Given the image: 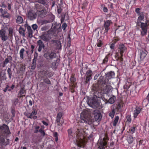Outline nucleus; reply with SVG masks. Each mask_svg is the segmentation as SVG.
I'll use <instances>...</instances> for the list:
<instances>
[{
    "label": "nucleus",
    "mask_w": 149,
    "mask_h": 149,
    "mask_svg": "<svg viewBox=\"0 0 149 149\" xmlns=\"http://www.w3.org/2000/svg\"><path fill=\"white\" fill-rule=\"evenodd\" d=\"M76 137L74 142L78 147H81L85 145L86 141L85 137L86 136L84 132L82 130H78L76 132Z\"/></svg>",
    "instance_id": "nucleus-1"
},
{
    "label": "nucleus",
    "mask_w": 149,
    "mask_h": 149,
    "mask_svg": "<svg viewBox=\"0 0 149 149\" xmlns=\"http://www.w3.org/2000/svg\"><path fill=\"white\" fill-rule=\"evenodd\" d=\"M119 52L120 53V54L118 53H117L115 56L117 58V60L119 59L121 61H122L123 54L126 50V48L122 44L119 45Z\"/></svg>",
    "instance_id": "nucleus-2"
},
{
    "label": "nucleus",
    "mask_w": 149,
    "mask_h": 149,
    "mask_svg": "<svg viewBox=\"0 0 149 149\" xmlns=\"http://www.w3.org/2000/svg\"><path fill=\"white\" fill-rule=\"evenodd\" d=\"M97 96H95L89 100L88 102L89 106L94 109L97 108L99 105V103L97 101Z\"/></svg>",
    "instance_id": "nucleus-3"
},
{
    "label": "nucleus",
    "mask_w": 149,
    "mask_h": 149,
    "mask_svg": "<svg viewBox=\"0 0 149 149\" xmlns=\"http://www.w3.org/2000/svg\"><path fill=\"white\" fill-rule=\"evenodd\" d=\"M107 139L104 138L103 139H100L98 141V146L100 149H105L107 147Z\"/></svg>",
    "instance_id": "nucleus-4"
},
{
    "label": "nucleus",
    "mask_w": 149,
    "mask_h": 149,
    "mask_svg": "<svg viewBox=\"0 0 149 149\" xmlns=\"http://www.w3.org/2000/svg\"><path fill=\"white\" fill-rule=\"evenodd\" d=\"M94 116L93 118V120L95 121H100L102 118L101 114L100 112L97 110H95L94 111Z\"/></svg>",
    "instance_id": "nucleus-5"
},
{
    "label": "nucleus",
    "mask_w": 149,
    "mask_h": 149,
    "mask_svg": "<svg viewBox=\"0 0 149 149\" xmlns=\"http://www.w3.org/2000/svg\"><path fill=\"white\" fill-rule=\"evenodd\" d=\"M37 113V111L36 109H33L32 112L30 114L27 113L26 115L28 118H33L34 119L37 118V116L36 115Z\"/></svg>",
    "instance_id": "nucleus-6"
},
{
    "label": "nucleus",
    "mask_w": 149,
    "mask_h": 149,
    "mask_svg": "<svg viewBox=\"0 0 149 149\" xmlns=\"http://www.w3.org/2000/svg\"><path fill=\"white\" fill-rule=\"evenodd\" d=\"M40 38L44 41H48L50 39L49 35L47 33H43L42 35L40 36Z\"/></svg>",
    "instance_id": "nucleus-7"
},
{
    "label": "nucleus",
    "mask_w": 149,
    "mask_h": 149,
    "mask_svg": "<svg viewBox=\"0 0 149 149\" xmlns=\"http://www.w3.org/2000/svg\"><path fill=\"white\" fill-rule=\"evenodd\" d=\"M0 129L5 133L7 134H9L10 133L8 127L6 125L4 124L0 126Z\"/></svg>",
    "instance_id": "nucleus-8"
},
{
    "label": "nucleus",
    "mask_w": 149,
    "mask_h": 149,
    "mask_svg": "<svg viewBox=\"0 0 149 149\" xmlns=\"http://www.w3.org/2000/svg\"><path fill=\"white\" fill-rule=\"evenodd\" d=\"M0 35L2 40L3 41L6 40L8 39V36L6 34V31L3 29L0 31Z\"/></svg>",
    "instance_id": "nucleus-9"
},
{
    "label": "nucleus",
    "mask_w": 149,
    "mask_h": 149,
    "mask_svg": "<svg viewBox=\"0 0 149 149\" xmlns=\"http://www.w3.org/2000/svg\"><path fill=\"white\" fill-rule=\"evenodd\" d=\"M27 16L31 20H33L36 18V14L33 11L31 10L29 11Z\"/></svg>",
    "instance_id": "nucleus-10"
},
{
    "label": "nucleus",
    "mask_w": 149,
    "mask_h": 149,
    "mask_svg": "<svg viewBox=\"0 0 149 149\" xmlns=\"http://www.w3.org/2000/svg\"><path fill=\"white\" fill-rule=\"evenodd\" d=\"M111 23V21L109 20H107L104 22V27L105 28V33H107L109 29V27Z\"/></svg>",
    "instance_id": "nucleus-11"
},
{
    "label": "nucleus",
    "mask_w": 149,
    "mask_h": 149,
    "mask_svg": "<svg viewBox=\"0 0 149 149\" xmlns=\"http://www.w3.org/2000/svg\"><path fill=\"white\" fill-rule=\"evenodd\" d=\"M141 110V109L139 107H136L135 109L134 110L133 113L134 117L136 118Z\"/></svg>",
    "instance_id": "nucleus-12"
},
{
    "label": "nucleus",
    "mask_w": 149,
    "mask_h": 149,
    "mask_svg": "<svg viewBox=\"0 0 149 149\" xmlns=\"http://www.w3.org/2000/svg\"><path fill=\"white\" fill-rule=\"evenodd\" d=\"M92 74V72L91 70H88L87 72L86 78V82L87 83L91 79Z\"/></svg>",
    "instance_id": "nucleus-13"
},
{
    "label": "nucleus",
    "mask_w": 149,
    "mask_h": 149,
    "mask_svg": "<svg viewBox=\"0 0 149 149\" xmlns=\"http://www.w3.org/2000/svg\"><path fill=\"white\" fill-rule=\"evenodd\" d=\"M25 90L24 88H22L18 94V97H23L25 96Z\"/></svg>",
    "instance_id": "nucleus-14"
},
{
    "label": "nucleus",
    "mask_w": 149,
    "mask_h": 149,
    "mask_svg": "<svg viewBox=\"0 0 149 149\" xmlns=\"http://www.w3.org/2000/svg\"><path fill=\"white\" fill-rule=\"evenodd\" d=\"M81 118L83 120L84 122H87L88 120L87 115H86V113L85 112H83L81 115Z\"/></svg>",
    "instance_id": "nucleus-15"
},
{
    "label": "nucleus",
    "mask_w": 149,
    "mask_h": 149,
    "mask_svg": "<svg viewBox=\"0 0 149 149\" xmlns=\"http://www.w3.org/2000/svg\"><path fill=\"white\" fill-rule=\"evenodd\" d=\"M115 75L114 72H110L107 73L106 74V78L107 79H110L113 78Z\"/></svg>",
    "instance_id": "nucleus-16"
},
{
    "label": "nucleus",
    "mask_w": 149,
    "mask_h": 149,
    "mask_svg": "<svg viewBox=\"0 0 149 149\" xmlns=\"http://www.w3.org/2000/svg\"><path fill=\"white\" fill-rule=\"evenodd\" d=\"M28 34L29 37L32 38L33 37V31L30 26L27 27Z\"/></svg>",
    "instance_id": "nucleus-17"
},
{
    "label": "nucleus",
    "mask_w": 149,
    "mask_h": 149,
    "mask_svg": "<svg viewBox=\"0 0 149 149\" xmlns=\"http://www.w3.org/2000/svg\"><path fill=\"white\" fill-rule=\"evenodd\" d=\"M147 54V52L146 51H141L140 52V57L141 60H143L145 58Z\"/></svg>",
    "instance_id": "nucleus-18"
},
{
    "label": "nucleus",
    "mask_w": 149,
    "mask_h": 149,
    "mask_svg": "<svg viewBox=\"0 0 149 149\" xmlns=\"http://www.w3.org/2000/svg\"><path fill=\"white\" fill-rule=\"evenodd\" d=\"M144 13L143 12H141L139 14V16L138 19L139 21H141L144 18Z\"/></svg>",
    "instance_id": "nucleus-19"
},
{
    "label": "nucleus",
    "mask_w": 149,
    "mask_h": 149,
    "mask_svg": "<svg viewBox=\"0 0 149 149\" xmlns=\"http://www.w3.org/2000/svg\"><path fill=\"white\" fill-rule=\"evenodd\" d=\"M23 20L22 17L20 16H18L17 17L16 22L18 24H21L23 22Z\"/></svg>",
    "instance_id": "nucleus-20"
},
{
    "label": "nucleus",
    "mask_w": 149,
    "mask_h": 149,
    "mask_svg": "<svg viewBox=\"0 0 149 149\" xmlns=\"http://www.w3.org/2000/svg\"><path fill=\"white\" fill-rule=\"evenodd\" d=\"M25 51L24 48L21 49L19 51V55L20 58L21 59L24 58V54Z\"/></svg>",
    "instance_id": "nucleus-21"
},
{
    "label": "nucleus",
    "mask_w": 149,
    "mask_h": 149,
    "mask_svg": "<svg viewBox=\"0 0 149 149\" xmlns=\"http://www.w3.org/2000/svg\"><path fill=\"white\" fill-rule=\"evenodd\" d=\"M133 138L131 136H129L127 137V141L128 142L130 143H132L133 141Z\"/></svg>",
    "instance_id": "nucleus-22"
},
{
    "label": "nucleus",
    "mask_w": 149,
    "mask_h": 149,
    "mask_svg": "<svg viewBox=\"0 0 149 149\" xmlns=\"http://www.w3.org/2000/svg\"><path fill=\"white\" fill-rule=\"evenodd\" d=\"M2 16L3 17L6 18H8L10 17V15L6 12L4 11V13L2 12Z\"/></svg>",
    "instance_id": "nucleus-23"
},
{
    "label": "nucleus",
    "mask_w": 149,
    "mask_h": 149,
    "mask_svg": "<svg viewBox=\"0 0 149 149\" xmlns=\"http://www.w3.org/2000/svg\"><path fill=\"white\" fill-rule=\"evenodd\" d=\"M106 88L105 90V93H108L109 91L111 90V87L110 85H106L105 86Z\"/></svg>",
    "instance_id": "nucleus-24"
},
{
    "label": "nucleus",
    "mask_w": 149,
    "mask_h": 149,
    "mask_svg": "<svg viewBox=\"0 0 149 149\" xmlns=\"http://www.w3.org/2000/svg\"><path fill=\"white\" fill-rule=\"evenodd\" d=\"M119 119V117L118 116H117L115 117V119L113 122V126H116L117 124L118 123V120Z\"/></svg>",
    "instance_id": "nucleus-25"
},
{
    "label": "nucleus",
    "mask_w": 149,
    "mask_h": 149,
    "mask_svg": "<svg viewBox=\"0 0 149 149\" xmlns=\"http://www.w3.org/2000/svg\"><path fill=\"white\" fill-rule=\"evenodd\" d=\"M62 116V114L61 113H59L57 114L56 119L57 122H59L60 118H61Z\"/></svg>",
    "instance_id": "nucleus-26"
},
{
    "label": "nucleus",
    "mask_w": 149,
    "mask_h": 149,
    "mask_svg": "<svg viewBox=\"0 0 149 149\" xmlns=\"http://www.w3.org/2000/svg\"><path fill=\"white\" fill-rule=\"evenodd\" d=\"M37 43L38 45L39 46L43 47H45L44 45L41 40H38L37 41Z\"/></svg>",
    "instance_id": "nucleus-27"
},
{
    "label": "nucleus",
    "mask_w": 149,
    "mask_h": 149,
    "mask_svg": "<svg viewBox=\"0 0 149 149\" xmlns=\"http://www.w3.org/2000/svg\"><path fill=\"white\" fill-rule=\"evenodd\" d=\"M19 32L21 34H22L23 36H25L24 34V30L23 28L21 27H20L19 29Z\"/></svg>",
    "instance_id": "nucleus-28"
},
{
    "label": "nucleus",
    "mask_w": 149,
    "mask_h": 149,
    "mask_svg": "<svg viewBox=\"0 0 149 149\" xmlns=\"http://www.w3.org/2000/svg\"><path fill=\"white\" fill-rule=\"evenodd\" d=\"M147 23H141V29H147Z\"/></svg>",
    "instance_id": "nucleus-29"
},
{
    "label": "nucleus",
    "mask_w": 149,
    "mask_h": 149,
    "mask_svg": "<svg viewBox=\"0 0 149 149\" xmlns=\"http://www.w3.org/2000/svg\"><path fill=\"white\" fill-rule=\"evenodd\" d=\"M116 112V110L115 109H113L112 110L111 112L109 113V115L110 116L111 118H113L114 117V115L115 114V113Z\"/></svg>",
    "instance_id": "nucleus-30"
},
{
    "label": "nucleus",
    "mask_w": 149,
    "mask_h": 149,
    "mask_svg": "<svg viewBox=\"0 0 149 149\" xmlns=\"http://www.w3.org/2000/svg\"><path fill=\"white\" fill-rule=\"evenodd\" d=\"M36 58H34L33 60V65L31 67V68L32 69H34L36 67Z\"/></svg>",
    "instance_id": "nucleus-31"
},
{
    "label": "nucleus",
    "mask_w": 149,
    "mask_h": 149,
    "mask_svg": "<svg viewBox=\"0 0 149 149\" xmlns=\"http://www.w3.org/2000/svg\"><path fill=\"white\" fill-rule=\"evenodd\" d=\"M34 127V132L35 133H38L39 130L40 128V126L37 125H35Z\"/></svg>",
    "instance_id": "nucleus-32"
},
{
    "label": "nucleus",
    "mask_w": 149,
    "mask_h": 149,
    "mask_svg": "<svg viewBox=\"0 0 149 149\" xmlns=\"http://www.w3.org/2000/svg\"><path fill=\"white\" fill-rule=\"evenodd\" d=\"M141 35L142 36L145 35L147 33V29H141Z\"/></svg>",
    "instance_id": "nucleus-33"
},
{
    "label": "nucleus",
    "mask_w": 149,
    "mask_h": 149,
    "mask_svg": "<svg viewBox=\"0 0 149 149\" xmlns=\"http://www.w3.org/2000/svg\"><path fill=\"white\" fill-rule=\"evenodd\" d=\"M115 102V99L114 97H111L108 100V102L110 104H113Z\"/></svg>",
    "instance_id": "nucleus-34"
},
{
    "label": "nucleus",
    "mask_w": 149,
    "mask_h": 149,
    "mask_svg": "<svg viewBox=\"0 0 149 149\" xmlns=\"http://www.w3.org/2000/svg\"><path fill=\"white\" fill-rule=\"evenodd\" d=\"M102 41L100 40H98L97 41V44L95 46H96L97 47H100L102 46Z\"/></svg>",
    "instance_id": "nucleus-35"
},
{
    "label": "nucleus",
    "mask_w": 149,
    "mask_h": 149,
    "mask_svg": "<svg viewBox=\"0 0 149 149\" xmlns=\"http://www.w3.org/2000/svg\"><path fill=\"white\" fill-rule=\"evenodd\" d=\"M50 53L47 52L44 55V56L47 58V59H49V58Z\"/></svg>",
    "instance_id": "nucleus-36"
},
{
    "label": "nucleus",
    "mask_w": 149,
    "mask_h": 149,
    "mask_svg": "<svg viewBox=\"0 0 149 149\" xmlns=\"http://www.w3.org/2000/svg\"><path fill=\"white\" fill-rule=\"evenodd\" d=\"M68 135L70 138H71L72 137V131L71 129L68 130Z\"/></svg>",
    "instance_id": "nucleus-37"
},
{
    "label": "nucleus",
    "mask_w": 149,
    "mask_h": 149,
    "mask_svg": "<svg viewBox=\"0 0 149 149\" xmlns=\"http://www.w3.org/2000/svg\"><path fill=\"white\" fill-rule=\"evenodd\" d=\"M127 121L130 122L131 121V117L130 115H128L127 116Z\"/></svg>",
    "instance_id": "nucleus-38"
},
{
    "label": "nucleus",
    "mask_w": 149,
    "mask_h": 149,
    "mask_svg": "<svg viewBox=\"0 0 149 149\" xmlns=\"http://www.w3.org/2000/svg\"><path fill=\"white\" fill-rule=\"evenodd\" d=\"M38 27V26L36 24H33L32 25V27L34 30H36Z\"/></svg>",
    "instance_id": "nucleus-39"
},
{
    "label": "nucleus",
    "mask_w": 149,
    "mask_h": 149,
    "mask_svg": "<svg viewBox=\"0 0 149 149\" xmlns=\"http://www.w3.org/2000/svg\"><path fill=\"white\" fill-rule=\"evenodd\" d=\"M13 33V31L12 29H10L9 30V35L10 36H12Z\"/></svg>",
    "instance_id": "nucleus-40"
},
{
    "label": "nucleus",
    "mask_w": 149,
    "mask_h": 149,
    "mask_svg": "<svg viewBox=\"0 0 149 149\" xmlns=\"http://www.w3.org/2000/svg\"><path fill=\"white\" fill-rule=\"evenodd\" d=\"M54 55H55V54L53 53H52V52L50 53V56H49V58H50V59L52 58L54 56Z\"/></svg>",
    "instance_id": "nucleus-41"
},
{
    "label": "nucleus",
    "mask_w": 149,
    "mask_h": 149,
    "mask_svg": "<svg viewBox=\"0 0 149 149\" xmlns=\"http://www.w3.org/2000/svg\"><path fill=\"white\" fill-rule=\"evenodd\" d=\"M39 132H40L43 135H44L45 134V133L44 131L41 129H40L39 130Z\"/></svg>",
    "instance_id": "nucleus-42"
},
{
    "label": "nucleus",
    "mask_w": 149,
    "mask_h": 149,
    "mask_svg": "<svg viewBox=\"0 0 149 149\" xmlns=\"http://www.w3.org/2000/svg\"><path fill=\"white\" fill-rule=\"evenodd\" d=\"M67 26V24L65 23H64L63 24L62 26V27L63 29L64 30L65 29Z\"/></svg>",
    "instance_id": "nucleus-43"
},
{
    "label": "nucleus",
    "mask_w": 149,
    "mask_h": 149,
    "mask_svg": "<svg viewBox=\"0 0 149 149\" xmlns=\"http://www.w3.org/2000/svg\"><path fill=\"white\" fill-rule=\"evenodd\" d=\"M135 128H136V127H133L131 128V131L132 133H133L134 132Z\"/></svg>",
    "instance_id": "nucleus-44"
},
{
    "label": "nucleus",
    "mask_w": 149,
    "mask_h": 149,
    "mask_svg": "<svg viewBox=\"0 0 149 149\" xmlns=\"http://www.w3.org/2000/svg\"><path fill=\"white\" fill-rule=\"evenodd\" d=\"M44 82H45L47 83V84H49L50 83V81H49V80L48 79H45L44 80Z\"/></svg>",
    "instance_id": "nucleus-45"
},
{
    "label": "nucleus",
    "mask_w": 149,
    "mask_h": 149,
    "mask_svg": "<svg viewBox=\"0 0 149 149\" xmlns=\"http://www.w3.org/2000/svg\"><path fill=\"white\" fill-rule=\"evenodd\" d=\"M110 47L111 49H113L114 48V44H111L110 46Z\"/></svg>",
    "instance_id": "nucleus-46"
},
{
    "label": "nucleus",
    "mask_w": 149,
    "mask_h": 149,
    "mask_svg": "<svg viewBox=\"0 0 149 149\" xmlns=\"http://www.w3.org/2000/svg\"><path fill=\"white\" fill-rule=\"evenodd\" d=\"M18 101V100L17 99V98L15 99L14 100V104H17V103Z\"/></svg>",
    "instance_id": "nucleus-47"
},
{
    "label": "nucleus",
    "mask_w": 149,
    "mask_h": 149,
    "mask_svg": "<svg viewBox=\"0 0 149 149\" xmlns=\"http://www.w3.org/2000/svg\"><path fill=\"white\" fill-rule=\"evenodd\" d=\"M99 74H96L94 77V80H95L97 79V77L99 76Z\"/></svg>",
    "instance_id": "nucleus-48"
},
{
    "label": "nucleus",
    "mask_w": 149,
    "mask_h": 149,
    "mask_svg": "<svg viewBox=\"0 0 149 149\" xmlns=\"http://www.w3.org/2000/svg\"><path fill=\"white\" fill-rule=\"evenodd\" d=\"M9 62V60L8 58H6L4 61V64H7Z\"/></svg>",
    "instance_id": "nucleus-49"
},
{
    "label": "nucleus",
    "mask_w": 149,
    "mask_h": 149,
    "mask_svg": "<svg viewBox=\"0 0 149 149\" xmlns=\"http://www.w3.org/2000/svg\"><path fill=\"white\" fill-rule=\"evenodd\" d=\"M70 80L71 81L74 82L76 80V79L73 77H72L70 78Z\"/></svg>",
    "instance_id": "nucleus-50"
},
{
    "label": "nucleus",
    "mask_w": 149,
    "mask_h": 149,
    "mask_svg": "<svg viewBox=\"0 0 149 149\" xmlns=\"http://www.w3.org/2000/svg\"><path fill=\"white\" fill-rule=\"evenodd\" d=\"M44 47H40L39 46V47L38 49V51L39 52H40L42 48H44Z\"/></svg>",
    "instance_id": "nucleus-51"
},
{
    "label": "nucleus",
    "mask_w": 149,
    "mask_h": 149,
    "mask_svg": "<svg viewBox=\"0 0 149 149\" xmlns=\"http://www.w3.org/2000/svg\"><path fill=\"white\" fill-rule=\"evenodd\" d=\"M103 10L105 12H107V9L106 7H104L103 9Z\"/></svg>",
    "instance_id": "nucleus-52"
},
{
    "label": "nucleus",
    "mask_w": 149,
    "mask_h": 149,
    "mask_svg": "<svg viewBox=\"0 0 149 149\" xmlns=\"http://www.w3.org/2000/svg\"><path fill=\"white\" fill-rule=\"evenodd\" d=\"M42 123L44 125H45L47 126L48 125V124L47 123L45 122L44 121H42Z\"/></svg>",
    "instance_id": "nucleus-53"
},
{
    "label": "nucleus",
    "mask_w": 149,
    "mask_h": 149,
    "mask_svg": "<svg viewBox=\"0 0 149 149\" xmlns=\"http://www.w3.org/2000/svg\"><path fill=\"white\" fill-rule=\"evenodd\" d=\"M140 10V9L139 8H137L136 9L135 11L137 13H138L139 12V11Z\"/></svg>",
    "instance_id": "nucleus-54"
},
{
    "label": "nucleus",
    "mask_w": 149,
    "mask_h": 149,
    "mask_svg": "<svg viewBox=\"0 0 149 149\" xmlns=\"http://www.w3.org/2000/svg\"><path fill=\"white\" fill-rule=\"evenodd\" d=\"M54 136L55 137H57L58 136V134L56 132H55L54 134Z\"/></svg>",
    "instance_id": "nucleus-55"
},
{
    "label": "nucleus",
    "mask_w": 149,
    "mask_h": 149,
    "mask_svg": "<svg viewBox=\"0 0 149 149\" xmlns=\"http://www.w3.org/2000/svg\"><path fill=\"white\" fill-rule=\"evenodd\" d=\"M107 61V58L106 57L103 60V62L105 63Z\"/></svg>",
    "instance_id": "nucleus-56"
},
{
    "label": "nucleus",
    "mask_w": 149,
    "mask_h": 149,
    "mask_svg": "<svg viewBox=\"0 0 149 149\" xmlns=\"http://www.w3.org/2000/svg\"><path fill=\"white\" fill-rule=\"evenodd\" d=\"M146 40L147 41H149V33L148 34V37L147 38Z\"/></svg>",
    "instance_id": "nucleus-57"
},
{
    "label": "nucleus",
    "mask_w": 149,
    "mask_h": 149,
    "mask_svg": "<svg viewBox=\"0 0 149 149\" xmlns=\"http://www.w3.org/2000/svg\"><path fill=\"white\" fill-rule=\"evenodd\" d=\"M57 11L58 13H60L61 12V10L60 9H58Z\"/></svg>",
    "instance_id": "nucleus-58"
},
{
    "label": "nucleus",
    "mask_w": 149,
    "mask_h": 149,
    "mask_svg": "<svg viewBox=\"0 0 149 149\" xmlns=\"http://www.w3.org/2000/svg\"><path fill=\"white\" fill-rule=\"evenodd\" d=\"M29 105L30 106H32V102L31 100H30L29 101Z\"/></svg>",
    "instance_id": "nucleus-59"
},
{
    "label": "nucleus",
    "mask_w": 149,
    "mask_h": 149,
    "mask_svg": "<svg viewBox=\"0 0 149 149\" xmlns=\"http://www.w3.org/2000/svg\"><path fill=\"white\" fill-rule=\"evenodd\" d=\"M15 87V86L13 84L12 85L11 88L12 89H13Z\"/></svg>",
    "instance_id": "nucleus-60"
},
{
    "label": "nucleus",
    "mask_w": 149,
    "mask_h": 149,
    "mask_svg": "<svg viewBox=\"0 0 149 149\" xmlns=\"http://www.w3.org/2000/svg\"><path fill=\"white\" fill-rule=\"evenodd\" d=\"M11 70L10 68H9L8 69L7 71L8 72V73H10V72Z\"/></svg>",
    "instance_id": "nucleus-61"
},
{
    "label": "nucleus",
    "mask_w": 149,
    "mask_h": 149,
    "mask_svg": "<svg viewBox=\"0 0 149 149\" xmlns=\"http://www.w3.org/2000/svg\"><path fill=\"white\" fill-rule=\"evenodd\" d=\"M31 48L32 49H33L34 48V46L32 45H31Z\"/></svg>",
    "instance_id": "nucleus-62"
},
{
    "label": "nucleus",
    "mask_w": 149,
    "mask_h": 149,
    "mask_svg": "<svg viewBox=\"0 0 149 149\" xmlns=\"http://www.w3.org/2000/svg\"><path fill=\"white\" fill-rule=\"evenodd\" d=\"M8 8L9 10H10L11 8L10 5V4H9L8 6Z\"/></svg>",
    "instance_id": "nucleus-63"
},
{
    "label": "nucleus",
    "mask_w": 149,
    "mask_h": 149,
    "mask_svg": "<svg viewBox=\"0 0 149 149\" xmlns=\"http://www.w3.org/2000/svg\"><path fill=\"white\" fill-rule=\"evenodd\" d=\"M147 98L148 100L149 99V93H148V94L147 96Z\"/></svg>",
    "instance_id": "nucleus-64"
}]
</instances>
